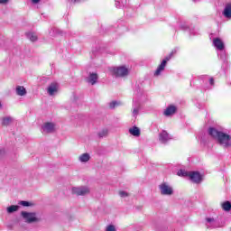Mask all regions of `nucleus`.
<instances>
[{
    "label": "nucleus",
    "mask_w": 231,
    "mask_h": 231,
    "mask_svg": "<svg viewBox=\"0 0 231 231\" xmlns=\"http://www.w3.org/2000/svg\"><path fill=\"white\" fill-rule=\"evenodd\" d=\"M109 131L107 129H103L101 132L98 133L99 138H104V136H107Z\"/></svg>",
    "instance_id": "obj_24"
},
{
    "label": "nucleus",
    "mask_w": 231,
    "mask_h": 231,
    "mask_svg": "<svg viewBox=\"0 0 231 231\" xmlns=\"http://www.w3.org/2000/svg\"><path fill=\"white\" fill-rule=\"evenodd\" d=\"M47 91L49 95L53 96L57 91H59V84L57 82H52L51 85L48 87Z\"/></svg>",
    "instance_id": "obj_8"
},
{
    "label": "nucleus",
    "mask_w": 231,
    "mask_h": 231,
    "mask_svg": "<svg viewBox=\"0 0 231 231\" xmlns=\"http://www.w3.org/2000/svg\"><path fill=\"white\" fill-rule=\"evenodd\" d=\"M43 131H46V133H53V131H55V125L53 123H45Z\"/></svg>",
    "instance_id": "obj_11"
},
{
    "label": "nucleus",
    "mask_w": 231,
    "mask_h": 231,
    "mask_svg": "<svg viewBox=\"0 0 231 231\" xmlns=\"http://www.w3.org/2000/svg\"><path fill=\"white\" fill-rule=\"evenodd\" d=\"M19 210V206L12 205L7 208V212L9 214H12L14 212H17Z\"/></svg>",
    "instance_id": "obj_20"
},
{
    "label": "nucleus",
    "mask_w": 231,
    "mask_h": 231,
    "mask_svg": "<svg viewBox=\"0 0 231 231\" xmlns=\"http://www.w3.org/2000/svg\"><path fill=\"white\" fill-rule=\"evenodd\" d=\"M133 115H134V116H136V115H138V108H134L133 110Z\"/></svg>",
    "instance_id": "obj_28"
},
{
    "label": "nucleus",
    "mask_w": 231,
    "mask_h": 231,
    "mask_svg": "<svg viewBox=\"0 0 231 231\" xmlns=\"http://www.w3.org/2000/svg\"><path fill=\"white\" fill-rule=\"evenodd\" d=\"M213 44L215 48H217V50H220V51L225 50V43H223V42L219 38H215L213 40Z\"/></svg>",
    "instance_id": "obj_10"
},
{
    "label": "nucleus",
    "mask_w": 231,
    "mask_h": 231,
    "mask_svg": "<svg viewBox=\"0 0 231 231\" xmlns=\"http://www.w3.org/2000/svg\"><path fill=\"white\" fill-rule=\"evenodd\" d=\"M97 80H98V75L97 73H91L89 75L88 82L92 86H95V84L97 83Z\"/></svg>",
    "instance_id": "obj_15"
},
{
    "label": "nucleus",
    "mask_w": 231,
    "mask_h": 231,
    "mask_svg": "<svg viewBox=\"0 0 231 231\" xmlns=\"http://www.w3.org/2000/svg\"><path fill=\"white\" fill-rule=\"evenodd\" d=\"M224 17L231 19V3L227 4L223 11Z\"/></svg>",
    "instance_id": "obj_12"
},
{
    "label": "nucleus",
    "mask_w": 231,
    "mask_h": 231,
    "mask_svg": "<svg viewBox=\"0 0 231 231\" xmlns=\"http://www.w3.org/2000/svg\"><path fill=\"white\" fill-rule=\"evenodd\" d=\"M27 37L32 41V42H35V41H37V35L33 32L27 33Z\"/></svg>",
    "instance_id": "obj_23"
},
{
    "label": "nucleus",
    "mask_w": 231,
    "mask_h": 231,
    "mask_svg": "<svg viewBox=\"0 0 231 231\" xmlns=\"http://www.w3.org/2000/svg\"><path fill=\"white\" fill-rule=\"evenodd\" d=\"M118 106H122V103L117 101H112L109 103V109H115V107H118Z\"/></svg>",
    "instance_id": "obj_22"
},
{
    "label": "nucleus",
    "mask_w": 231,
    "mask_h": 231,
    "mask_svg": "<svg viewBox=\"0 0 231 231\" xmlns=\"http://www.w3.org/2000/svg\"><path fill=\"white\" fill-rule=\"evenodd\" d=\"M8 0H0V5H6Z\"/></svg>",
    "instance_id": "obj_30"
},
{
    "label": "nucleus",
    "mask_w": 231,
    "mask_h": 231,
    "mask_svg": "<svg viewBox=\"0 0 231 231\" xmlns=\"http://www.w3.org/2000/svg\"><path fill=\"white\" fill-rule=\"evenodd\" d=\"M90 156H89V153H82L80 156H79V161L82 162V163H86L88 162V160H90Z\"/></svg>",
    "instance_id": "obj_18"
},
{
    "label": "nucleus",
    "mask_w": 231,
    "mask_h": 231,
    "mask_svg": "<svg viewBox=\"0 0 231 231\" xmlns=\"http://www.w3.org/2000/svg\"><path fill=\"white\" fill-rule=\"evenodd\" d=\"M206 221H208V223H212L214 221V218L208 217L206 218Z\"/></svg>",
    "instance_id": "obj_29"
},
{
    "label": "nucleus",
    "mask_w": 231,
    "mask_h": 231,
    "mask_svg": "<svg viewBox=\"0 0 231 231\" xmlns=\"http://www.w3.org/2000/svg\"><path fill=\"white\" fill-rule=\"evenodd\" d=\"M109 71L112 73V75H115V77L117 78H124L129 75V68L124 65L119 67H112L109 69Z\"/></svg>",
    "instance_id": "obj_2"
},
{
    "label": "nucleus",
    "mask_w": 231,
    "mask_h": 231,
    "mask_svg": "<svg viewBox=\"0 0 231 231\" xmlns=\"http://www.w3.org/2000/svg\"><path fill=\"white\" fill-rule=\"evenodd\" d=\"M106 231H116V229L115 228V226L109 225L106 226Z\"/></svg>",
    "instance_id": "obj_27"
},
{
    "label": "nucleus",
    "mask_w": 231,
    "mask_h": 231,
    "mask_svg": "<svg viewBox=\"0 0 231 231\" xmlns=\"http://www.w3.org/2000/svg\"><path fill=\"white\" fill-rule=\"evenodd\" d=\"M190 175V171H187L185 170H180L177 172V176H181L182 178H189Z\"/></svg>",
    "instance_id": "obj_19"
},
{
    "label": "nucleus",
    "mask_w": 231,
    "mask_h": 231,
    "mask_svg": "<svg viewBox=\"0 0 231 231\" xmlns=\"http://www.w3.org/2000/svg\"><path fill=\"white\" fill-rule=\"evenodd\" d=\"M189 178L193 183H200L203 181V177L199 171H189Z\"/></svg>",
    "instance_id": "obj_6"
},
{
    "label": "nucleus",
    "mask_w": 231,
    "mask_h": 231,
    "mask_svg": "<svg viewBox=\"0 0 231 231\" xmlns=\"http://www.w3.org/2000/svg\"><path fill=\"white\" fill-rule=\"evenodd\" d=\"M159 189L161 190V194L162 196H171L173 190L172 188H171L167 183L163 182L159 186Z\"/></svg>",
    "instance_id": "obj_5"
},
{
    "label": "nucleus",
    "mask_w": 231,
    "mask_h": 231,
    "mask_svg": "<svg viewBox=\"0 0 231 231\" xmlns=\"http://www.w3.org/2000/svg\"><path fill=\"white\" fill-rule=\"evenodd\" d=\"M20 205H22L23 207H32V203H30L28 201H24V200H22L20 202Z\"/></svg>",
    "instance_id": "obj_25"
},
{
    "label": "nucleus",
    "mask_w": 231,
    "mask_h": 231,
    "mask_svg": "<svg viewBox=\"0 0 231 231\" xmlns=\"http://www.w3.org/2000/svg\"><path fill=\"white\" fill-rule=\"evenodd\" d=\"M9 124H12V117H4L2 120V125L6 127Z\"/></svg>",
    "instance_id": "obj_21"
},
{
    "label": "nucleus",
    "mask_w": 231,
    "mask_h": 231,
    "mask_svg": "<svg viewBox=\"0 0 231 231\" xmlns=\"http://www.w3.org/2000/svg\"><path fill=\"white\" fill-rule=\"evenodd\" d=\"M21 215L23 217V219L26 220V223H37L38 221H41V219L35 217V213L22 211Z\"/></svg>",
    "instance_id": "obj_4"
},
{
    "label": "nucleus",
    "mask_w": 231,
    "mask_h": 231,
    "mask_svg": "<svg viewBox=\"0 0 231 231\" xmlns=\"http://www.w3.org/2000/svg\"><path fill=\"white\" fill-rule=\"evenodd\" d=\"M209 84H210L211 86H214V78H211V79H209Z\"/></svg>",
    "instance_id": "obj_32"
},
{
    "label": "nucleus",
    "mask_w": 231,
    "mask_h": 231,
    "mask_svg": "<svg viewBox=\"0 0 231 231\" xmlns=\"http://www.w3.org/2000/svg\"><path fill=\"white\" fill-rule=\"evenodd\" d=\"M208 134L214 140H217L220 145H223L224 147H230L231 146V137L229 134H225L221 131H218L216 128H209Z\"/></svg>",
    "instance_id": "obj_1"
},
{
    "label": "nucleus",
    "mask_w": 231,
    "mask_h": 231,
    "mask_svg": "<svg viewBox=\"0 0 231 231\" xmlns=\"http://www.w3.org/2000/svg\"><path fill=\"white\" fill-rule=\"evenodd\" d=\"M119 196H121V198H127L129 194L125 191H119Z\"/></svg>",
    "instance_id": "obj_26"
},
{
    "label": "nucleus",
    "mask_w": 231,
    "mask_h": 231,
    "mask_svg": "<svg viewBox=\"0 0 231 231\" xmlns=\"http://www.w3.org/2000/svg\"><path fill=\"white\" fill-rule=\"evenodd\" d=\"M32 3H33V5H37L38 3H41V0H32Z\"/></svg>",
    "instance_id": "obj_31"
},
{
    "label": "nucleus",
    "mask_w": 231,
    "mask_h": 231,
    "mask_svg": "<svg viewBox=\"0 0 231 231\" xmlns=\"http://www.w3.org/2000/svg\"><path fill=\"white\" fill-rule=\"evenodd\" d=\"M72 194H76L77 196H86V194H89V188H72Z\"/></svg>",
    "instance_id": "obj_7"
},
{
    "label": "nucleus",
    "mask_w": 231,
    "mask_h": 231,
    "mask_svg": "<svg viewBox=\"0 0 231 231\" xmlns=\"http://www.w3.org/2000/svg\"><path fill=\"white\" fill-rule=\"evenodd\" d=\"M174 53H176V51H172L168 56L165 57V59L162 60V63L158 66L157 69L154 72L155 77L162 75V71L165 69L167 62H169V60L172 59V57H174Z\"/></svg>",
    "instance_id": "obj_3"
},
{
    "label": "nucleus",
    "mask_w": 231,
    "mask_h": 231,
    "mask_svg": "<svg viewBox=\"0 0 231 231\" xmlns=\"http://www.w3.org/2000/svg\"><path fill=\"white\" fill-rule=\"evenodd\" d=\"M221 207H222L223 210H225V212L231 211V202L230 201H225L224 203H222Z\"/></svg>",
    "instance_id": "obj_17"
},
{
    "label": "nucleus",
    "mask_w": 231,
    "mask_h": 231,
    "mask_svg": "<svg viewBox=\"0 0 231 231\" xmlns=\"http://www.w3.org/2000/svg\"><path fill=\"white\" fill-rule=\"evenodd\" d=\"M129 133L130 134H132V136H140L141 134L140 128H138L137 126H133L132 128H129Z\"/></svg>",
    "instance_id": "obj_16"
},
{
    "label": "nucleus",
    "mask_w": 231,
    "mask_h": 231,
    "mask_svg": "<svg viewBox=\"0 0 231 231\" xmlns=\"http://www.w3.org/2000/svg\"><path fill=\"white\" fill-rule=\"evenodd\" d=\"M2 106H3V105L1 104V101H0V109H1Z\"/></svg>",
    "instance_id": "obj_33"
},
{
    "label": "nucleus",
    "mask_w": 231,
    "mask_h": 231,
    "mask_svg": "<svg viewBox=\"0 0 231 231\" xmlns=\"http://www.w3.org/2000/svg\"><path fill=\"white\" fill-rule=\"evenodd\" d=\"M178 111V108L174 105H170L163 112L165 116H171Z\"/></svg>",
    "instance_id": "obj_9"
},
{
    "label": "nucleus",
    "mask_w": 231,
    "mask_h": 231,
    "mask_svg": "<svg viewBox=\"0 0 231 231\" xmlns=\"http://www.w3.org/2000/svg\"><path fill=\"white\" fill-rule=\"evenodd\" d=\"M159 140L162 143H166V142H169V133L167 131H162V133L159 135Z\"/></svg>",
    "instance_id": "obj_13"
},
{
    "label": "nucleus",
    "mask_w": 231,
    "mask_h": 231,
    "mask_svg": "<svg viewBox=\"0 0 231 231\" xmlns=\"http://www.w3.org/2000/svg\"><path fill=\"white\" fill-rule=\"evenodd\" d=\"M16 95H18L19 97H24V95H26V88L23 86H17Z\"/></svg>",
    "instance_id": "obj_14"
}]
</instances>
